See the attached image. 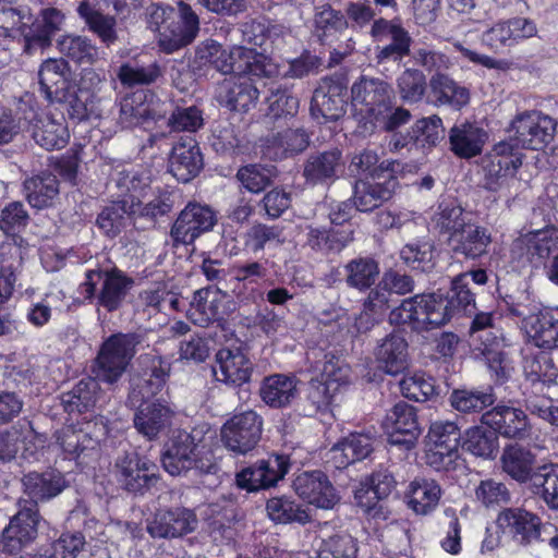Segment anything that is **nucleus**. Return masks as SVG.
<instances>
[{
    "label": "nucleus",
    "instance_id": "32",
    "mask_svg": "<svg viewBox=\"0 0 558 558\" xmlns=\"http://www.w3.org/2000/svg\"><path fill=\"white\" fill-rule=\"evenodd\" d=\"M29 126L33 140L46 150L62 149L69 142L70 134L62 119L34 112L29 118Z\"/></svg>",
    "mask_w": 558,
    "mask_h": 558
},
{
    "label": "nucleus",
    "instance_id": "43",
    "mask_svg": "<svg viewBox=\"0 0 558 558\" xmlns=\"http://www.w3.org/2000/svg\"><path fill=\"white\" fill-rule=\"evenodd\" d=\"M405 497L410 509L416 514L426 515L438 506L441 488L435 480L416 477L410 482Z\"/></svg>",
    "mask_w": 558,
    "mask_h": 558
},
{
    "label": "nucleus",
    "instance_id": "28",
    "mask_svg": "<svg viewBox=\"0 0 558 558\" xmlns=\"http://www.w3.org/2000/svg\"><path fill=\"white\" fill-rule=\"evenodd\" d=\"M169 107L170 105L160 100L137 102L135 98L128 97L120 104L119 122L125 129L137 125L148 129L151 124H158L165 119Z\"/></svg>",
    "mask_w": 558,
    "mask_h": 558
},
{
    "label": "nucleus",
    "instance_id": "8",
    "mask_svg": "<svg viewBox=\"0 0 558 558\" xmlns=\"http://www.w3.org/2000/svg\"><path fill=\"white\" fill-rule=\"evenodd\" d=\"M426 463L436 471L448 470L459 457L461 432L452 421H435L427 434Z\"/></svg>",
    "mask_w": 558,
    "mask_h": 558
},
{
    "label": "nucleus",
    "instance_id": "48",
    "mask_svg": "<svg viewBox=\"0 0 558 558\" xmlns=\"http://www.w3.org/2000/svg\"><path fill=\"white\" fill-rule=\"evenodd\" d=\"M423 293L404 299L398 306H395L389 313V323L399 327H408L412 331H427L425 317L426 312L423 306Z\"/></svg>",
    "mask_w": 558,
    "mask_h": 558
},
{
    "label": "nucleus",
    "instance_id": "10",
    "mask_svg": "<svg viewBox=\"0 0 558 558\" xmlns=\"http://www.w3.org/2000/svg\"><path fill=\"white\" fill-rule=\"evenodd\" d=\"M352 106L373 120L383 114L395 99L391 85L379 78L362 75L351 87Z\"/></svg>",
    "mask_w": 558,
    "mask_h": 558
},
{
    "label": "nucleus",
    "instance_id": "2",
    "mask_svg": "<svg viewBox=\"0 0 558 558\" xmlns=\"http://www.w3.org/2000/svg\"><path fill=\"white\" fill-rule=\"evenodd\" d=\"M161 464L166 472L179 476L190 470L215 473L218 469L210 450L205 449L203 428L177 430L165 446Z\"/></svg>",
    "mask_w": 558,
    "mask_h": 558
},
{
    "label": "nucleus",
    "instance_id": "55",
    "mask_svg": "<svg viewBox=\"0 0 558 558\" xmlns=\"http://www.w3.org/2000/svg\"><path fill=\"white\" fill-rule=\"evenodd\" d=\"M130 196L105 207L97 217V226L110 238L117 236L125 227L126 218L134 217Z\"/></svg>",
    "mask_w": 558,
    "mask_h": 558
},
{
    "label": "nucleus",
    "instance_id": "36",
    "mask_svg": "<svg viewBox=\"0 0 558 558\" xmlns=\"http://www.w3.org/2000/svg\"><path fill=\"white\" fill-rule=\"evenodd\" d=\"M500 463L502 471L515 482L523 484L534 482L536 456L527 448L512 444L504 448Z\"/></svg>",
    "mask_w": 558,
    "mask_h": 558
},
{
    "label": "nucleus",
    "instance_id": "54",
    "mask_svg": "<svg viewBox=\"0 0 558 558\" xmlns=\"http://www.w3.org/2000/svg\"><path fill=\"white\" fill-rule=\"evenodd\" d=\"M60 52L78 64H94L99 59V49L90 38L83 35H64L58 41Z\"/></svg>",
    "mask_w": 558,
    "mask_h": 558
},
{
    "label": "nucleus",
    "instance_id": "21",
    "mask_svg": "<svg viewBox=\"0 0 558 558\" xmlns=\"http://www.w3.org/2000/svg\"><path fill=\"white\" fill-rule=\"evenodd\" d=\"M537 33L533 21L525 17H512L495 23L483 32L481 41L495 52L511 47L519 40L531 38Z\"/></svg>",
    "mask_w": 558,
    "mask_h": 558
},
{
    "label": "nucleus",
    "instance_id": "24",
    "mask_svg": "<svg viewBox=\"0 0 558 558\" xmlns=\"http://www.w3.org/2000/svg\"><path fill=\"white\" fill-rule=\"evenodd\" d=\"M251 77H257L253 74H233L225 78L219 87L217 98L220 105L233 111L246 112L255 107L259 90L252 83Z\"/></svg>",
    "mask_w": 558,
    "mask_h": 558
},
{
    "label": "nucleus",
    "instance_id": "15",
    "mask_svg": "<svg viewBox=\"0 0 558 558\" xmlns=\"http://www.w3.org/2000/svg\"><path fill=\"white\" fill-rule=\"evenodd\" d=\"M39 512L35 505L24 506L14 514L0 536V549L15 554L35 541L38 533Z\"/></svg>",
    "mask_w": 558,
    "mask_h": 558
},
{
    "label": "nucleus",
    "instance_id": "39",
    "mask_svg": "<svg viewBox=\"0 0 558 558\" xmlns=\"http://www.w3.org/2000/svg\"><path fill=\"white\" fill-rule=\"evenodd\" d=\"M369 292L362 304V311L356 316L354 326L359 332H366L378 324L392 304L391 295L380 280Z\"/></svg>",
    "mask_w": 558,
    "mask_h": 558
},
{
    "label": "nucleus",
    "instance_id": "59",
    "mask_svg": "<svg viewBox=\"0 0 558 558\" xmlns=\"http://www.w3.org/2000/svg\"><path fill=\"white\" fill-rule=\"evenodd\" d=\"M33 433V426L29 421L22 420L9 428L0 430V463L13 461L22 444Z\"/></svg>",
    "mask_w": 558,
    "mask_h": 558
},
{
    "label": "nucleus",
    "instance_id": "58",
    "mask_svg": "<svg viewBox=\"0 0 558 558\" xmlns=\"http://www.w3.org/2000/svg\"><path fill=\"white\" fill-rule=\"evenodd\" d=\"M266 510L269 518L276 523L306 524L311 518L306 508L287 496L270 498L267 501Z\"/></svg>",
    "mask_w": 558,
    "mask_h": 558
},
{
    "label": "nucleus",
    "instance_id": "18",
    "mask_svg": "<svg viewBox=\"0 0 558 558\" xmlns=\"http://www.w3.org/2000/svg\"><path fill=\"white\" fill-rule=\"evenodd\" d=\"M293 489L303 500L325 510L332 509L340 499L328 476L319 470L298 474Z\"/></svg>",
    "mask_w": 558,
    "mask_h": 558
},
{
    "label": "nucleus",
    "instance_id": "34",
    "mask_svg": "<svg viewBox=\"0 0 558 558\" xmlns=\"http://www.w3.org/2000/svg\"><path fill=\"white\" fill-rule=\"evenodd\" d=\"M23 242L22 238L14 239V243H8L0 248V305L12 296L17 275L22 270Z\"/></svg>",
    "mask_w": 558,
    "mask_h": 558
},
{
    "label": "nucleus",
    "instance_id": "3",
    "mask_svg": "<svg viewBox=\"0 0 558 558\" xmlns=\"http://www.w3.org/2000/svg\"><path fill=\"white\" fill-rule=\"evenodd\" d=\"M179 12L161 4L148 8V24L151 31L158 33L160 48L171 53L190 45L198 34L199 20L191 5L180 1Z\"/></svg>",
    "mask_w": 558,
    "mask_h": 558
},
{
    "label": "nucleus",
    "instance_id": "9",
    "mask_svg": "<svg viewBox=\"0 0 558 558\" xmlns=\"http://www.w3.org/2000/svg\"><path fill=\"white\" fill-rule=\"evenodd\" d=\"M263 432V418L255 411L233 415L221 427L223 446L235 454H246L258 444Z\"/></svg>",
    "mask_w": 558,
    "mask_h": 558
},
{
    "label": "nucleus",
    "instance_id": "30",
    "mask_svg": "<svg viewBox=\"0 0 558 558\" xmlns=\"http://www.w3.org/2000/svg\"><path fill=\"white\" fill-rule=\"evenodd\" d=\"M173 412L160 401L142 402L134 413L133 424L136 432L146 440H156L170 425Z\"/></svg>",
    "mask_w": 558,
    "mask_h": 558
},
{
    "label": "nucleus",
    "instance_id": "19",
    "mask_svg": "<svg viewBox=\"0 0 558 558\" xmlns=\"http://www.w3.org/2000/svg\"><path fill=\"white\" fill-rule=\"evenodd\" d=\"M384 426L390 444L405 449L412 448L421 434L416 409L407 402H398L388 411Z\"/></svg>",
    "mask_w": 558,
    "mask_h": 558
},
{
    "label": "nucleus",
    "instance_id": "46",
    "mask_svg": "<svg viewBox=\"0 0 558 558\" xmlns=\"http://www.w3.org/2000/svg\"><path fill=\"white\" fill-rule=\"evenodd\" d=\"M429 88L438 106H449L460 110L470 101V92L448 74H432Z\"/></svg>",
    "mask_w": 558,
    "mask_h": 558
},
{
    "label": "nucleus",
    "instance_id": "56",
    "mask_svg": "<svg viewBox=\"0 0 558 558\" xmlns=\"http://www.w3.org/2000/svg\"><path fill=\"white\" fill-rule=\"evenodd\" d=\"M163 75V70L157 61L148 63L128 62L118 71V77L122 85L134 87L137 85H150Z\"/></svg>",
    "mask_w": 558,
    "mask_h": 558
},
{
    "label": "nucleus",
    "instance_id": "29",
    "mask_svg": "<svg viewBox=\"0 0 558 558\" xmlns=\"http://www.w3.org/2000/svg\"><path fill=\"white\" fill-rule=\"evenodd\" d=\"M448 140L456 156L470 159L482 154L488 133L476 122L463 121L449 130Z\"/></svg>",
    "mask_w": 558,
    "mask_h": 558
},
{
    "label": "nucleus",
    "instance_id": "49",
    "mask_svg": "<svg viewBox=\"0 0 558 558\" xmlns=\"http://www.w3.org/2000/svg\"><path fill=\"white\" fill-rule=\"evenodd\" d=\"M77 14L84 20L88 29L96 34L106 46L118 40L117 19L113 15L96 10L88 0L80 2Z\"/></svg>",
    "mask_w": 558,
    "mask_h": 558
},
{
    "label": "nucleus",
    "instance_id": "51",
    "mask_svg": "<svg viewBox=\"0 0 558 558\" xmlns=\"http://www.w3.org/2000/svg\"><path fill=\"white\" fill-rule=\"evenodd\" d=\"M469 220L463 208L453 199H442L432 217V225L439 234L452 238Z\"/></svg>",
    "mask_w": 558,
    "mask_h": 558
},
{
    "label": "nucleus",
    "instance_id": "42",
    "mask_svg": "<svg viewBox=\"0 0 558 558\" xmlns=\"http://www.w3.org/2000/svg\"><path fill=\"white\" fill-rule=\"evenodd\" d=\"M522 330L533 345L543 350L558 349V318L549 312L537 311L525 319Z\"/></svg>",
    "mask_w": 558,
    "mask_h": 558
},
{
    "label": "nucleus",
    "instance_id": "40",
    "mask_svg": "<svg viewBox=\"0 0 558 558\" xmlns=\"http://www.w3.org/2000/svg\"><path fill=\"white\" fill-rule=\"evenodd\" d=\"M305 230V244L311 250L323 254L339 253L353 241V230L350 227L326 229L307 225Z\"/></svg>",
    "mask_w": 558,
    "mask_h": 558
},
{
    "label": "nucleus",
    "instance_id": "45",
    "mask_svg": "<svg viewBox=\"0 0 558 558\" xmlns=\"http://www.w3.org/2000/svg\"><path fill=\"white\" fill-rule=\"evenodd\" d=\"M298 383L295 376L275 374L266 377L260 387L263 401L275 409L289 405L298 396Z\"/></svg>",
    "mask_w": 558,
    "mask_h": 558
},
{
    "label": "nucleus",
    "instance_id": "16",
    "mask_svg": "<svg viewBox=\"0 0 558 558\" xmlns=\"http://www.w3.org/2000/svg\"><path fill=\"white\" fill-rule=\"evenodd\" d=\"M497 524L522 546L539 543L546 523L542 519L522 508H507L497 518Z\"/></svg>",
    "mask_w": 558,
    "mask_h": 558
},
{
    "label": "nucleus",
    "instance_id": "53",
    "mask_svg": "<svg viewBox=\"0 0 558 558\" xmlns=\"http://www.w3.org/2000/svg\"><path fill=\"white\" fill-rule=\"evenodd\" d=\"M345 283L359 291L371 289L379 276V265L372 257H356L344 266Z\"/></svg>",
    "mask_w": 558,
    "mask_h": 558
},
{
    "label": "nucleus",
    "instance_id": "6",
    "mask_svg": "<svg viewBox=\"0 0 558 558\" xmlns=\"http://www.w3.org/2000/svg\"><path fill=\"white\" fill-rule=\"evenodd\" d=\"M133 284L134 280L118 268L88 270L83 283L86 299L96 296L97 305L108 312H114L122 306Z\"/></svg>",
    "mask_w": 558,
    "mask_h": 558
},
{
    "label": "nucleus",
    "instance_id": "37",
    "mask_svg": "<svg viewBox=\"0 0 558 558\" xmlns=\"http://www.w3.org/2000/svg\"><path fill=\"white\" fill-rule=\"evenodd\" d=\"M22 484L24 493L32 500L31 505H35V507L38 502L54 498L65 488L63 475L56 470L43 473L29 472L23 476Z\"/></svg>",
    "mask_w": 558,
    "mask_h": 558
},
{
    "label": "nucleus",
    "instance_id": "4",
    "mask_svg": "<svg viewBox=\"0 0 558 558\" xmlns=\"http://www.w3.org/2000/svg\"><path fill=\"white\" fill-rule=\"evenodd\" d=\"M143 341V332H117L109 336L102 342L92 366L95 378L107 385L117 384Z\"/></svg>",
    "mask_w": 558,
    "mask_h": 558
},
{
    "label": "nucleus",
    "instance_id": "62",
    "mask_svg": "<svg viewBox=\"0 0 558 558\" xmlns=\"http://www.w3.org/2000/svg\"><path fill=\"white\" fill-rule=\"evenodd\" d=\"M32 20L26 7L16 5L12 0H0V37L21 36L20 25Z\"/></svg>",
    "mask_w": 558,
    "mask_h": 558
},
{
    "label": "nucleus",
    "instance_id": "22",
    "mask_svg": "<svg viewBox=\"0 0 558 558\" xmlns=\"http://www.w3.org/2000/svg\"><path fill=\"white\" fill-rule=\"evenodd\" d=\"M64 14L57 8L41 10L40 19L32 24L20 25L21 36L24 39V52L33 54L36 49H45L51 45L52 36L61 29Z\"/></svg>",
    "mask_w": 558,
    "mask_h": 558
},
{
    "label": "nucleus",
    "instance_id": "44",
    "mask_svg": "<svg viewBox=\"0 0 558 558\" xmlns=\"http://www.w3.org/2000/svg\"><path fill=\"white\" fill-rule=\"evenodd\" d=\"M225 298L226 295L221 294L218 289L205 288L197 290L191 302L189 317L194 324L203 327L222 318V301Z\"/></svg>",
    "mask_w": 558,
    "mask_h": 558
},
{
    "label": "nucleus",
    "instance_id": "52",
    "mask_svg": "<svg viewBox=\"0 0 558 558\" xmlns=\"http://www.w3.org/2000/svg\"><path fill=\"white\" fill-rule=\"evenodd\" d=\"M269 148L276 149L278 158H287L303 153L311 144V134L303 126L288 128L271 136Z\"/></svg>",
    "mask_w": 558,
    "mask_h": 558
},
{
    "label": "nucleus",
    "instance_id": "57",
    "mask_svg": "<svg viewBox=\"0 0 558 558\" xmlns=\"http://www.w3.org/2000/svg\"><path fill=\"white\" fill-rule=\"evenodd\" d=\"M517 245L525 247L532 258H548L553 252L558 251V229L547 228L527 232L518 239Z\"/></svg>",
    "mask_w": 558,
    "mask_h": 558
},
{
    "label": "nucleus",
    "instance_id": "11",
    "mask_svg": "<svg viewBox=\"0 0 558 558\" xmlns=\"http://www.w3.org/2000/svg\"><path fill=\"white\" fill-rule=\"evenodd\" d=\"M117 478L128 492L144 494L159 480L157 465L135 451H125L116 461Z\"/></svg>",
    "mask_w": 558,
    "mask_h": 558
},
{
    "label": "nucleus",
    "instance_id": "7",
    "mask_svg": "<svg viewBox=\"0 0 558 558\" xmlns=\"http://www.w3.org/2000/svg\"><path fill=\"white\" fill-rule=\"evenodd\" d=\"M339 359L325 355L324 361L316 362V368L320 377L312 379L307 389L308 408L304 411L312 416L318 411L326 409L332 401L335 395L345 384V369L339 365Z\"/></svg>",
    "mask_w": 558,
    "mask_h": 558
},
{
    "label": "nucleus",
    "instance_id": "14",
    "mask_svg": "<svg viewBox=\"0 0 558 558\" xmlns=\"http://www.w3.org/2000/svg\"><path fill=\"white\" fill-rule=\"evenodd\" d=\"M515 141L523 148L538 150L548 145L556 132L553 118L538 111L518 114L512 121Z\"/></svg>",
    "mask_w": 558,
    "mask_h": 558
},
{
    "label": "nucleus",
    "instance_id": "47",
    "mask_svg": "<svg viewBox=\"0 0 558 558\" xmlns=\"http://www.w3.org/2000/svg\"><path fill=\"white\" fill-rule=\"evenodd\" d=\"M23 186L28 204L37 209L51 206L59 194V181L50 172H41L26 179Z\"/></svg>",
    "mask_w": 558,
    "mask_h": 558
},
{
    "label": "nucleus",
    "instance_id": "20",
    "mask_svg": "<svg viewBox=\"0 0 558 558\" xmlns=\"http://www.w3.org/2000/svg\"><path fill=\"white\" fill-rule=\"evenodd\" d=\"M481 422L494 433L509 439L523 440L531 434V425L527 415L521 409L496 405L484 412Z\"/></svg>",
    "mask_w": 558,
    "mask_h": 558
},
{
    "label": "nucleus",
    "instance_id": "5",
    "mask_svg": "<svg viewBox=\"0 0 558 558\" xmlns=\"http://www.w3.org/2000/svg\"><path fill=\"white\" fill-rule=\"evenodd\" d=\"M521 166V153L509 143H498L483 159L484 187L510 196L511 186L519 183L515 173Z\"/></svg>",
    "mask_w": 558,
    "mask_h": 558
},
{
    "label": "nucleus",
    "instance_id": "63",
    "mask_svg": "<svg viewBox=\"0 0 558 558\" xmlns=\"http://www.w3.org/2000/svg\"><path fill=\"white\" fill-rule=\"evenodd\" d=\"M98 379L93 377L81 379L73 389L63 395L62 402L69 412H83L95 404Z\"/></svg>",
    "mask_w": 558,
    "mask_h": 558
},
{
    "label": "nucleus",
    "instance_id": "33",
    "mask_svg": "<svg viewBox=\"0 0 558 558\" xmlns=\"http://www.w3.org/2000/svg\"><path fill=\"white\" fill-rule=\"evenodd\" d=\"M398 185L395 174H388L381 182L357 181L353 196L355 209L368 213L378 208L392 197Z\"/></svg>",
    "mask_w": 558,
    "mask_h": 558
},
{
    "label": "nucleus",
    "instance_id": "61",
    "mask_svg": "<svg viewBox=\"0 0 558 558\" xmlns=\"http://www.w3.org/2000/svg\"><path fill=\"white\" fill-rule=\"evenodd\" d=\"M276 177L277 170L270 165L250 163L236 172V179L251 193L264 191Z\"/></svg>",
    "mask_w": 558,
    "mask_h": 558
},
{
    "label": "nucleus",
    "instance_id": "12",
    "mask_svg": "<svg viewBox=\"0 0 558 558\" xmlns=\"http://www.w3.org/2000/svg\"><path fill=\"white\" fill-rule=\"evenodd\" d=\"M216 222V214L209 206L189 203L171 227L170 236L173 245L192 244L199 235L209 232Z\"/></svg>",
    "mask_w": 558,
    "mask_h": 558
},
{
    "label": "nucleus",
    "instance_id": "23",
    "mask_svg": "<svg viewBox=\"0 0 558 558\" xmlns=\"http://www.w3.org/2000/svg\"><path fill=\"white\" fill-rule=\"evenodd\" d=\"M197 519L185 508L158 510L147 523V532L154 538H178L196 529Z\"/></svg>",
    "mask_w": 558,
    "mask_h": 558
},
{
    "label": "nucleus",
    "instance_id": "41",
    "mask_svg": "<svg viewBox=\"0 0 558 558\" xmlns=\"http://www.w3.org/2000/svg\"><path fill=\"white\" fill-rule=\"evenodd\" d=\"M373 445L374 438L371 434L352 433L333 445L329 453L335 466L337 469H344L356 461L367 458L374 449Z\"/></svg>",
    "mask_w": 558,
    "mask_h": 558
},
{
    "label": "nucleus",
    "instance_id": "13",
    "mask_svg": "<svg viewBox=\"0 0 558 558\" xmlns=\"http://www.w3.org/2000/svg\"><path fill=\"white\" fill-rule=\"evenodd\" d=\"M289 458L284 454H270L267 459L257 460L244 468L235 476L238 487L247 492L275 486L288 473Z\"/></svg>",
    "mask_w": 558,
    "mask_h": 558
},
{
    "label": "nucleus",
    "instance_id": "50",
    "mask_svg": "<svg viewBox=\"0 0 558 558\" xmlns=\"http://www.w3.org/2000/svg\"><path fill=\"white\" fill-rule=\"evenodd\" d=\"M265 116L272 122H288L299 112L300 100L287 87H271L265 98Z\"/></svg>",
    "mask_w": 558,
    "mask_h": 558
},
{
    "label": "nucleus",
    "instance_id": "35",
    "mask_svg": "<svg viewBox=\"0 0 558 558\" xmlns=\"http://www.w3.org/2000/svg\"><path fill=\"white\" fill-rule=\"evenodd\" d=\"M379 368L386 374L398 375L408 367V342L403 336L391 332L383 338L375 349Z\"/></svg>",
    "mask_w": 558,
    "mask_h": 558
},
{
    "label": "nucleus",
    "instance_id": "26",
    "mask_svg": "<svg viewBox=\"0 0 558 558\" xmlns=\"http://www.w3.org/2000/svg\"><path fill=\"white\" fill-rule=\"evenodd\" d=\"M343 169L342 151L332 148L310 154L303 165V177L313 185L330 184L340 177Z\"/></svg>",
    "mask_w": 558,
    "mask_h": 558
},
{
    "label": "nucleus",
    "instance_id": "25",
    "mask_svg": "<svg viewBox=\"0 0 558 558\" xmlns=\"http://www.w3.org/2000/svg\"><path fill=\"white\" fill-rule=\"evenodd\" d=\"M213 371L218 381L242 386L251 379L253 363L241 348H221L216 353Z\"/></svg>",
    "mask_w": 558,
    "mask_h": 558
},
{
    "label": "nucleus",
    "instance_id": "27",
    "mask_svg": "<svg viewBox=\"0 0 558 558\" xmlns=\"http://www.w3.org/2000/svg\"><path fill=\"white\" fill-rule=\"evenodd\" d=\"M204 167L203 155L196 141L192 137L181 140L171 150L169 172L182 183L196 178Z\"/></svg>",
    "mask_w": 558,
    "mask_h": 558
},
{
    "label": "nucleus",
    "instance_id": "17",
    "mask_svg": "<svg viewBox=\"0 0 558 558\" xmlns=\"http://www.w3.org/2000/svg\"><path fill=\"white\" fill-rule=\"evenodd\" d=\"M40 92L49 102H61L69 98L73 83V72L69 62L63 58H49L38 70Z\"/></svg>",
    "mask_w": 558,
    "mask_h": 558
},
{
    "label": "nucleus",
    "instance_id": "31",
    "mask_svg": "<svg viewBox=\"0 0 558 558\" xmlns=\"http://www.w3.org/2000/svg\"><path fill=\"white\" fill-rule=\"evenodd\" d=\"M492 243L490 232L482 226L469 220L452 238H447V244L456 255L475 259L487 253Z\"/></svg>",
    "mask_w": 558,
    "mask_h": 558
},
{
    "label": "nucleus",
    "instance_id": "64",
    "mask_svg": "<svg viewBox=\"0 0 558 558\" xmlns=\"http://www.w3.org/2000/svg\"><path fill=\"white\" fill-rule=\"evenodd\" d=\"M534 485L539 488L544 502L551 510H558V464H544L536 469Z\"/></svg>",
    "mask_w": 558,
    "mask_h": 558
},
{
    "label": "nucleus",
    "instance_id": "60",
    "mask_svg": "<svg viewBox=\"0 0 558 558\" xmlns=\"http://www.w3.org/2000/svg\"><path fill=\"white\" fill-rule=\"evenodd\" d=\"M451 407L461 413H480L496 401L494 393L477 389H454L449 398Z\"/></svg>",
    "mask_w": 558,
    "mask_h": 558
},
{
    "label": "nucleus",
    "instance_id": "38",
    "mask_svg": "<svg viewBox=\"0 0 558 558\" xmlns=\"http://www.w3.org/2000/svg\"><path fill=\"white\" fill-rule=\"evenodd\" d=\"M347 87L340 83H331L315 89L311 111L320 114L326 121H336L342 117L347 107Z\"/></svg>",
    "mask_w": 558,
    "mask_h": 558
},
{
    "label": "nucleus",
    "instance_id": "1",
    "mask_svg": "<svg viewBox=\"0 0 558 558\" xmlns=\"http://www.w3.org/2000/svg\"><path fill=\"white\" fill-rule=\"evenodd\" d=\"M193 64L197 70L214 69L223 75L253 74L257 78H271L279 72L277 64L264 53L236 44L226 49L214 39L196 46Z\"/></svg>",
    "mask_w": 558,
    "mask_h": 558
}]
</instances>
